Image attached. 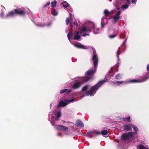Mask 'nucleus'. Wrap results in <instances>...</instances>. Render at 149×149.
Masks as SVG:
<instances>
[{
    "label": "nucleus",
    "instance_id": "obj_3",
    "mask_svg": "<svg viewBox=\"0 0 149 149\" xmlns=\"http://www.w3.org/2000/svg\"><path fill=\"white\" fill-rule=\"evenodd\" d=\"M26 14V12L25 9L22 8H17L14 10V11H11L8 12L6 15V17H13L16 15L21 16H24Z\"/></svg>",
    "mask_w": 149,
    "mask_h": 149
},
{
    "label": "nucleus",
    "instance_id": "obj_38",
    "mask_svg": "<svg viewBox=\"0 0 149 149\" xmlns=\"http://www.w3.org/2000/svg\"><path fill=\"white\" fill-rule=\"evenodd\" d=\"M50 4V2H48L47 3L44 5L43 6V8H44L45 7H46L47 6H48Z\"/></svg>",
    "mask_w": 149,
    "mask_h": 149
},
{
    "label": "nucleus",
    "instance_id": "obj_48",
    "mask_svg": "<svg viewBox=\"0 0 149 149\" xmlns=\"http://www.w3.org/2000/svg\"><path fill=\"white\" fill-rule=\"evenodd\" d=\"M51 24V22H49V23H48L47 24H45L46 25V26H49Z\"/></svg>",
    "mask_w": 149,
    "mask_h": 149
},
{
    "label": "nucleus",
    "instance_id": "obj_52",
    "mask_svg": "<svg viewBox=\"0 0 149 149\" xmlns=\"http://www.w3.org/2000/svg\"><path fill=\"white\" fill-rule=\"evenodd\" d=\"M117 9L118 10L120 9V8H117Z\"/></svg>",
    "mask_w": 149,
    "mask_h": 149
},
{
    "label": "nucleus",
    "instance_id": "obj_37",
    "mask_svg": "<svg viewBox=\"0 0 149 149\" xmlns=\"http://www.w3.org/2000/svg\"><path fill=\"white\" fill-rule=\"evenodd\" d=\"M36 26H41V27H43L46 26V24H43L41 25L40 24H36Z\"/></svg>",
    "mask_w": 149,
    "mask_h": 149
},
{
    "label": "nucleus",
    "instance_id": "obj_51",
    "mask_svg": "<svg viewBox=\"0 0 149 149\" xmlns=\"http://www.w3.org/2000/svg\"><path fill=\"white\" fill-rule=\"evenodd\" d=\"M73 24H74V25H77V24L75 23V22H74L73 23Z\"/></svg>",
    "mask_w": 149,
    "mask_h": 149
},
{
    "label": "nucleus",
    "instance_id": "obj_25",
    "mask_svg": "<svg viewBox=\"0 0 149 149\" xmlns=\"http://www.w3.org/2000/svg\"><path fill=\"white\" fill-rule=\"evenodd\" d=\"M143 78H144L143 81H145L149 78V72L147 73L146 76H144Z\"/></svg>",
    "mask_w": 149,
    "mask_h": 149
},
{
    "label": "nucleus",
    "instance_id": "obj_27",
    "mask_svg": "<svg viewBox=\"0 0 149 149\" xmlns=\"http://www.w3.org/2000/svg\"><path fill=\"white\" fill-rule=\"evenodd\" d=\"M81 38V36L79 35H75L74 37V39L75 40H79Z\"/></svg>",
    "mask_w": 149,
    "mask_h": 149
},
{
    "label": "nucleus",
    "instance_id": "obj_32",
    "mask_svg": "<svg viewBox=\"0 0 149 149\" xmlns=\"http://www.w3.org/2000/svg\"><path fill=\"white\" fill-rule=\"evenodd\" d=\"M139 149H146L145 147L142 144L139 145Z\"/></svg>",
    "mask_w": 149,
    "mask_h": 149
},
{
    "label": "nucleus",
    "instance_id": "obj_35",
    "mask_svg": "<svg viewBox=\"0 0 149 149\" xmlns=\"http://www.w3.org/2000/svg\"><path fill=\"white\" fill-rule=\"evenodd\" d=\"M61 113L60 111H58L57 114V116L59 118L61 117Z\"/></svg>",
    "mask_w": 149,
    "mask_h": 149
},
{
    "label": "nucleus",
    "instance_id": "obj_14",
    "mask_svg": "<svg viewBox=\"0 0 149 149\" xmlns=\"http://www.w3.org/2000/svg\"><path fill=\"white\" fill-rule=\"evenodd\" d=\"M90 79V77H86L83 78L82 79H81V84H82L87 81L89 80Z\"/></svg>",
    "mask_w": 149,
    "mask_h": 149
},
{
    "label": "nucleus",
    "instance_id": "obj_11",
    "mask_svg": "<svg viewBox=\"0 0 149 149\" xmlns=\"http://www.w3.org/2000/svg\"><path fill=\"white\" fill-rule=\"evenodd\" d=\"M81 84L79 82H76L72 86V88L74 89H76L79 88L81 86Z\"/></svg>",
    "mask_w": 149,
    "mask_h": 149
},
{
    "label": "nucleus",
    "instance_id": "obj_47",
    "mask_svg": "<svg viewBox=\"0 0 149 149\" xmlns=\"http://www.w3.org/2000/svg\"><path fill=\"white\" fill-rule=\"evenodd\" d=\"M102 24V28H103L104 26V24L103 23H101Z\"/></svg>",
    "mask_w": 149,
    "mask_h": 149
},
{
    "label": "nucleus",
    "instance_id": "obj_23",
    "mask_svg": "<svg viewBox=\"0 0 149 149\" xmlns=\"http://www.w3.org/2000/svg\"><path fill=\"white\" fill-rule=\"evenodd\" d=\"M108 132L107 130H103L101 132L100 134H102L103 136L106 135L108 134Z\"/></svg>",
    "mask_w": 149,
    "mask_h": 149
},
{
    "label": "nucleus",
    "instance_id": "obj_10",
    "mask_svg": "<svg viewBox=\"0 0 149 149\" xmlns=\"http://www.w3.org/2000/svg\"><path fill=\"white\" fill-rule=\"evenodd\" d=\"M76 125L78 127H84V125L82 121L80 120H78L76 121Z\"/></svg>",
    "mask_w": 149,
    "mask_h": 149
},
{
    "label": "nucleus",
    "instance_id": "obj_49",
    "mask_svg": "<svg viewBox=\"0 0 149 149\" xmlns=\"http://www.w3.org/2000/svg\"><path fill=\"white\" fill-rule=\"evenodd\" d=\"M74 34H77V35H78L79 34V32H78V31H75V33H74Z\"/></svg>",
    "mask_w": 149,
    "mask_h": 149
},
{
    "label": "nucleus",
    "instance_id": "obj_22",
    "mask_svg": "<svg viewBox=\"0 0 149 149\" xmlns=\"http://www.w3.org/2000/svg\"><path fill=\"white\" fill-rule=\"evenodd\" d=\"M56 3L57 1L56 0H54L53 1L51 2V7H55L56 6Z\"/></svg>",
    "mask_w": 149,
    "mask_h": 149
},
{
    "label": "nucleus",
    "instance_id": "obj_1",
    "mask_svg": "<svg viewBox=\"0 0 149 149\" xmlns=\"http://www.w3.org/2000/svg\"><path fill=\"white\" fill-rule=\"evenodd\" d=\"M92 60L93 62L94 65V68L90 70L87 71L85 73V75L87 76L93 75L95 73L96 69L97 67L98 62V58L96 54H95L93 56Z\"/></svg>",
    "mask_w": 149,
    "mask_h": 149
},
{
    "label": "nucleus",
    "instance_id": "obj_42",
    "mask_svg": "<svg viewBox=\"0 0 149 149\" xmlns=\"http://www.w3.org/2000/svg\"><path fill=\"white\" fill-rule=\"evenodd\" d=\"M89 34H88V33H85V34H83L82 35V36L83 37H85V36H89Z\"/></svg>",
    "mask_w": 149,
    "mask_h": 149
},
{
    "label": "nucleus",
    "instance_id": "obj_15",
    "mask_svg": "<svg viewBox=\"0 0 149 149\" xmlns=\"http://www.w3.org/2000/svg\"><path fill=\"white\" fill-rule=\"evenodd\" d=\"M121 139L123 140L128 139L129 138L127 133H124L121 136Z\"/></svg>",
    "mask_w": 149,
    "mask_h": 149
},
{
    "label": "nucleus",
    "instance_id": "obj_17",
    "mask_svg": "<svg viewBox=\"0 0 149 149\" xmlns=\"http://www.w3.org/2000/svg\"><path fill=\"white\" fill-rule=\"evenodd\" d=\"M128 138H130L131 139H133L134 137V134H135L134 132H130L127 133Z\"/></svg>",
    "mask_w": 149,
    "mask_h": 149
},
{
    "label": "nucleus",
    "instance_id": "obj_7",
    "mask_svg": "<svg viewBox=\"0 0 149 149\" xmlns=\"http://www.w3.org/2000/svg\"><path fill=\"white\" fill-rule=\"evenodd\" d=\"M55 128L57 130L63 131H66L68 129V127L61 125H57Z\"/></svg>",
    "mask_w": 149,
    "mask_h": 149
},
{
    "label": "nucleus",
    "instance_id": "obj_44",
    "mask_svg": "<svg viewBox=\"0 0 149 149\" xmlns=\"http://www.w3.org/2000/svg\"><path fill=\"white\" fill-rule=\"evenodd\" d=\"M57 135L60 136L61 137L62 136V135L61 133H58L57 134Z\"/></svg>",
    "mask_w": 149,
    "mask_h": 149
},
{
    "label": "nucleus",
    "instance_id": "obj_28",
    "mask_svg": "<svg viewBox=\"0 0 149 149\" xmlns=\"http://www.w3.org/2000/svg\"><path fill=\"white\" fill-rule=\"evenodd\" d=\"M121 52L120 51V48H119L118 49L117 52V57L118 59V60H119V56Z\"/></svg>",
    "mask_w": 149,
    "mask_h": 149
},
{
    "label": "nucleus",
    "instance_id": "obj_8",
    "mask_svg": "<svg viewBox=\"0 0 149 149\" xmlns=\"http://www.w3.org/2000/svg\"><path fill=\"white\" fill-rule=\"evenodd\" d=\"M131 0H123V1L125 3L126 2L127 3L125 5H123L122 6V8L127 9L128 8V6L130 5L131 4V3L130 2Z\"/></svg>",
    "mask_w": 149,
    "mask_h": 149
},
{
    "label": "nucleus",
    "instance_id": "obj_33",
    "mask_svg": "<svg viewBox=\"0 0 149 149\" xmlns=\"http://www.w3.org/2000/svg\"><path fill=\"white\" fill-rule=\"evenodd\" d=\"M66 24L67 25L70 22V19L68 17H67L66 19Z\"/></svg>",
    "mask_w": 149,
    "mask_h": 149
},
{
    "label": "nucleus",
    "instance_id": "obj_5",
    "mask_svg": "<svg viewBox=\"0 0 149 149\" xmlns=\"http://www.w3.org/2000/svg\"><path fill=\"white\" fill-rule=\"evenodd\" d=\"M101 132L97 131H92L88 132L86 136L87 137L92 138L96 135L100 134Z\"/></svg>",
    "mask_w": 149,
    "mask_h": 149
},
{
    "label": "nucleus",
    "instance_id": "obj_39",
    "mask_svg": "<svg viewBox=\"0 0 149 149\" xmlns=\"http://www.w3.org/2000/svg\"><path fill=\"white\" fill-rule=\"evenodd\" d=\"M124 82L123 81H117L116 83L119 84H121Z\"/></svg>",
    "mask_w": 149,
    "mask_h": 149
},
{
    "label": "nucleus",
    "instance_id": "obj_26",
    "mask_svg": "<svg viewBox=\"0 0 149 149\" xmlns=\"http://www.w3.org/2000/svg\"><path fill=\"white\" fill-rule=\"evenodd\" d=\"M121 76L120 74H118L115 76V78L117 79H121Z\"/></svg>",
    "mask_w": 149,
    "mask_h": 149
},
{
    "label": "nucleus",
    "instance_id": "obj_41",
    "mask_svg": "<svg viewBox=\"0 0 149 149\" xmlns=\"http://www.w3.org/2000/svg\"><path fill=\"white\" fill-rule=\"evenodd\" d=\"M127 39H125V40L124 41V42L123 43V45H125V44L127 41Z\"/></svg>",
    "mask_w": 149,
    "mask_h": 149
},
{
    "label": "nucleus",
    "instance_id": "obj_43",
    "mask_svg": "<svg viewBox=\"0 0 149 149\" xmlns=\"http://www.w3.org/2000/svg\"><path fill=\"white\" fill-rule=\"evenodd\" d=\"M74 99H72L70 100H69L68 101V102H72L74 101Z\"/></svg>",
    "mask_w": 149,
    "mask_h": 149
},
{
    "label": "nucleus",
    "instance_id": "obj_16",
    "mask_svg": "<svg viewBox=\"0 0 149 149\" xmlns=\"http://www.w3.org/2000/svg\"><path fill=\"white\" fill-rule=\"evenodd\" d=\"M130 125L132 127H133V129L134 132L135 134H137V132L138 131V128L136 127L132 123H130Z\"/></svg>",
    "mask_w": 149,
    "mask_h": 149
},
{
    "label": "nucleus",
    "instance_id": "obj_21",
    "mask_svg": "<svg viewBox=\"0 0 149 149\" xmlns=\"http://www.w3.org/2000/svg\"><path fill=\"white\" fill-rule=\"evenodd\" d=\"M52 15L54 16H56L58 14V12L54 8H53L52 10Z\"/></svg>",
    "mask_w": 149,
    "mask_h": 149
},
{
    "label": "nucleus",
    "instance_id": "obj_13",
    "mask_svg": "<svg viewBox=\"0 0 149 149\" xmlns=\"http://www.w3.org/2000/svg\"><path fill=\"white\" fill-rule=\"evenodd\" d=\"M112 12H110L107 9L105 10L104 12V14L105 15L106 17L109 16L110 15L112 14Z\"/></svg>",
    "mask_w": 149,
    "mask_h": 149
},
{
    "label": "nucleus",
    "instance_id": "obj_45",
    "mask_svg": "<svg viewBox=\"0 0 149 149\" xmlns=\"http://www.w3.org/2000/svg\"><path fill=\"white\" fill-rule=\"evenodd\" d=\"M136 1L135 0H132V2L133 3H136Z\"/></svg>",
    "mask_w": 149,
    "mask_h": 149
},
{
    "label": "nucleus",
    "instance_id": "obj_46",
    "mask_svg": "<svg viewBox=\"0 0 149 149\" xmlns=\"http://www.w3.org/2000/svg\"><path fill=\"white\" fill-rule=\"evenodd\" d=\"M147 70L148 71H149V64L147 66Z\"/></svg>",
    "mask_w": 149,
    "mask_h": 149
},
{
    "label": "nucleus",
    "instance_id": "obj_36",
    "mask_svg": "<svg viewBox=\"0 0 149 149\" xmlns=\"http://www.w3.org/2000/svg\"><path fill=\"white\" fill-rule=\"evenodd\" d=\"M125 36L122 33L120 36V38H125Z\"/></svg>",
    "mask_w": 149,
    "mask_h": 149
},
{
    "label": "nucleus",
    "instance_id": "obj_12",
    "mask_svg": "<svg viewBox=\"0 0 149 149\" xmlns=\"http://www.w3.org/2000/svg\"><path fill=\"white\" fill-rule=\"evenodd\" d=\"M67 103L64 102L62 100L60 101L59 104L57 106L58 107H63L65 106L67 104Z\"/></svg>",
    "mask_w": 149,
    "mask_h": 149
},
{
    "label": "nucleus",
    "instance_id": "obj_18",
    "mask_svg": "<svg viewBox=\"0 0 149 149\" xmlns=\"http://www.w3.org/2000/svg\"><path fill=\"white\" fill-rule=\"evenodd\" d=\"M75 46L76 47L82 49H85L86 48L85 47L84 45L81 44H76L75 45Z\"/></svg>",
    "mask_w": 149,
    "mask_h": 149
},
{
    "label": "nucleus",
    "instance_id": "obj_34",
    "mask_svg": "<svg viewBox=\"0 0 149 149\" xmlns=\"http://www.w3.org/2000/svg\"><path fill=\"white\" fill-rule=\"evenodd\" d=\"M130 119V116H129L127 118H123V120L124 121H125L126 120H127V121H129Z\"/></svg>",
    "mask_w": 149,
    "mask_h": 149
},
{
    "label": "nucleus",
    "instance_id": "obj_40",
    "mask_svg": "<svg viewBox=\"0 0 149 149\" xmlns=\"http://www.w3.org/2000/svg\"><path fill=\"white\" fill-rule=\"evenodd\" d=\"M4 15V13L3 12H2L0 14V17L1 18L3 17Z\"/></svg>",
    "mask_w": 149,
    "mask_h": 149
},
{
    "label": "nucleus",
    "instance_id": "obj_6",
    "mask_svg": "<svg viewBox=\"0 0 149 149\" xmlns=\"http://www.w3.org/2000/svg\"><path fill=\"white\" fill-rule=\"evenodd\" d=\"M121 14V11L119 10L113 17V22L115 23H117L119 21L120 18L119 15Z\"/></svg>",
    "mask_w": 149,
    "mask_h": 149
},
{
    "label": "nucleus",
    "instance_id": "obj_4",
    "mask_svg": "<svg viewBox=\"0 0 149 149\" xmlns=\"http://www.w3.org/2000/svg\"><path fill=\"white\" fill-rule=\"evenodd\" d=\"M106 81L104 80L100 81L98 83L93 86L88 91L85 93V96H88L89 95H93L94 92L97 91L98 88Z\"/></svg>",
    "mask_w": 149,
    "mask_h": 149
},
{
    "label": "nucleus",
    "instance_id": "obj_24",
    "mask_svg": "<svg viewBox=\"0 0 149 149\" xmlns=\"http://www.w3.org/2000/svg\"><path fill=\"white\" fill-rule=\"evenodd\" d=\"M88 85L85 86L82 88V91H86L88 89Z\"/></svg>",
    "mask_w": 149,
    "mask_h": 149
},
{
    "label": "nucleus",
    "instance_id": "obj_31",
    "mask_svg": "<svg viewBox=\"0 0 149 149\" xmlns=\"http://www.w3.org/2000/svg\"><path fill=\"white\" fill-rule=\"evenodd\" d=\"M72 34V33L71 32H69L68 33L67 35V37L68 38V39L70 40V36Z\"/></svg>",
    "mask_w": 149,
    "mask_h": 149
},
{
    "label": "nucleus",
    "instance_id": "obj_9",
    "mask_svg": "<svg viewBox=\"0 0 149 149\" xmlns=\"http://www.w3.org/2000/svg\"><path fill=\"white\" fill-rule=\"evenodd\" d=\"M130 124H125L123 125V129L127 131L132 130L131 128Z\"/></svg>",
    "mask_w": 149,
    "mask_h": 149
},
{
    "label": "nucleus",
    "instance_id": "obj_19",
    "mask_svg": "<svg viewBox=\"0 0 149 149\" xmlns=\"http://www.w3.org/2000/svg\"><path fill=\"white\" fill-rule=\"evenodd\" d=\"M62 5L64 8H67L70 6V5L68 3H67L66 1H64L62 3Z\"/></svg>",
    "mask_w": 149,
    "mask_h": 149
},
{
    "label": "nucleus",
    "instance_id": "obj_29",
    "mask_svg": "<svg viewBox=\"0 0 149 149\" xmlns=\"http://www.w3.org/2000/svg\"><path fill=\"white\" fill-rule=\"evenodd\" d=\"M117 36V34H114L112 35H110L109 36V37L111 39Z\"/></svg>",
    "mask_w": 149,
    "mask_h": 149
},
{
    "label": "nucleus",
    "instance_id": "obj_50",
    "mask_svg": "<svg viewBox=\"0 0 149 149\" xmlns=\"http://www.w3.org/2000/svg\"><path fill=\"white\" fill-rule=\"evenodd\" d=\"M68 91V92H69V93L71 91V89H69L68 90V91Z\"/></svg>",
    "mask_w": 149,
    "mask_h": 149
},
{
    "label": "nucleus",
    "instance_id": "obj_2",
    "mask_svg": "<svg viewBox=\"0 0 149 149\" xmlns=\"http://www.w3.org/2000/svg\"><path fill=\"white\" fill-rule=\"evenodd\" d=\"M93 29V32L95 34H97L99 29L95 28V24L93 22H91L88 23L87 27H83L80 30V33L84 32L90 33Z\"/></svg>",
    "mask_w": 149,
    "mask_h": 149
},
{
    "label": "nucleus",
    "instance_id": "obj_20",
    "mask_svg": "<svg viewBox=\"0 0 149 149\" xmlns=\"http://www.w3.org/2000/svg\"><path fill=\"white\" fill-rule=\"evenodd\" d=\"M129 82L130 83H139L140 81L139 80L136 79H132L130 80Z\"/></svg>",
    "mask_w": 149,
    "mask_h": 149
},
{
    "label": "nucleus",
    "instance_id": "obj_30",
    "mask_svg": "<svg viewBox=\"0 0 149 149\" xmlns=\"http://www.w3.org/2000/svg\"><path fill=\"white\" fill-rule=\"evenodd\" d=\"M68 91V89H65L61 90L60 91V93L62 94L64 92H67Z\"/></svg>",
    "mask_w": 149,
    "mask_h": 149
},
{
    "label": "nucleus",
    "instance_id": "obj_53",
    "mask_svg": "<svg viewBox=\"0 0 149 149\" xmlns=\"http://www.w3.org/2000/svg\"><path fill=\"white\" fill-rule=\"evenodd\" d=\"M72 25H71V30L72 29Z\"/></svg>",
    "mask_w": 149,
    "mask_h": 149
}]
</instances>
